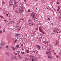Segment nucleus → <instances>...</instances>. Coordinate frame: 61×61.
<instances>
[{"label":"nucleus","mask_w":61,"mask_h":61,"mask_svg":"<svg viewBox=\"0 0 61 61\" xmlns=\"http://www.w3.org/2000/svg\"><path fill=\"white\" fill-rule=\"evenodd\" d=\"M43 43H44V44H46V41H44L43 42Z\"/></svg>","instance_id":"obj_27"},{"label":"nucleus","mask_w":61,"mask_h":61,"mask_svg":"<svg viewBox=\"0 0 61 61\" xmlns=\"http://www.w3.org/2000/svg\"><path fill=\"white\" fill-rule=\"evenodd\" d=\"M48 57L49 59H50V58H51H51H52V56H51L50 55V56L48 55Z\"/></svg>","instance_id":"obj_12"},{"label":"nucleus","mask_w":61,"mask_h":61,"mask_svg":"<svg viewBox=\"0 0 61 61\" xmlns=\"http://www.w3.org/2000/svg\"><path fill=\"white\" fill-rule=\"evenodd\" d=\"M24 10H25L24 7L23 6H22L19 9V10H17L16 11V13L18 14L19 13H22L23 12V11H24Z\"/></svg>","instance_id":"obj_1"},{"label":"nucleus","mask_w":61,"mask_h":61,"mask_svg":"<svg viewBox=\"0 0 61 61\" xmlns=\"http://www.w3.org/2000/svg\"><path fill=\"white\" fill-rule=\"evenodd\" d=\"M5 45V43L1 41V42L0 44L1 46H4Z\"/></svg>","instance_id":"obj_6"},{"label":"nucleus","mask_w":61,"mask_h":61,"mask_svg":"<svg viewBox=\"0 0 61 61\" xmlns=\"http://www.w3.org/2000/svg\"><path fill=\"white\" fill-rule=\"evenodd\" d=\"M26 51L27 53H29V51L28 50H26Z\"/></svg>","instance_id":"obj_15"},{"label":"nucleus","mask_w":61,"mask_h":61,"mask_svg":"<svg viewBox=\"0 0 61 61\" xmlns=\"http://www.w3.org/2000/svg\"><path fill=\"white\" fill-rule=\"evenodd\" d=\"M16 41H17V40H15L14 41V42L16 43Z\"/></svg>","instance_id":"obj_26"},{"label":"nucleus","mask_w":61,"mask_h":61,"mask_svg":"<svg viewBox=\"0 0 61 61\" xmlns=\"http://www.w3.org/2000/svg\"><path fill=\"white\" fill-rule=\"evenodd\" d=\"M24 19H22V20H24Z\"/></svg>","instance_id":"obj_58"},{"label":"nucleus","mask_w":61,"mask_h":61,"mask_svg":"<svg viewBox=\"0 0 61 61\" xmlns=\"http://www.w3.org/2000/svg\"><path fill=\"white\" fill-rule=\"evenodd\" d=\"M21 54H23V52L21 51Z\"/></svg>","instance_id":"obj_36"},{"label":"nucleus","mask_w":61,"mask_h":61,"mask_svg":"<svg viewBox=\"0 0 61 61\" xmlns=\"http://www.w3.org/2000/svg\"><path fill=\"white\" fill-rule=\"evenodd\" d=\"M37 48L38 49H40L41 48L40 46H39V45H37Z\"/></svg>","instance_id":"obj_11"},{"label":"nucleus","mask_w":61,"mask_h":61,"mask_svg":"<svg viewBox=\"0 0 61 61\" xmlns=\"http://www.w3.org/2000/svg\"><path fill=\"white\" fill-rule=\"evenodd\" d=\"M16 7H19V4H17L16 5Z\"/></svg>","instance_id":"obj_16"},{"label":"nucleus","mask_w":61,"mask_h":61,"mask_svg":"<svg viewBox=\"0 0 61 61\" xmlns=\"http://www.w3.org/2000/svg\"><path fill=\"white\" fill-rule=\"evenodd\" d=\"M42 2H43V3H44V2H44V0H42Z\"/></svg>","instance_id":"obj_39"},{"label":"nucleus","mask_w":61,"mask_h":61,"mask_svg":"<svg viewBox=\"0 0 61 61\" xmlns=\"http://www.w3.org/2000/svg\"><path fill=\"white\" fill-rule=\"evenodd\" d=\"M13 50H15V48H14Z\"/></svg>","instance_id":"obj_54"},{"label":"nucleus","mask_w":61,"mask_h":61,"mask_svg":"<svg viewBox=\"0 0 61 61\" xmlns=\"http://www.w3.org/2000/svg\"><path fill=\"white\" fill-rule=\"evenodd\" d=\"M11 18H9V19H10V20H11Z\"/></svg>","instance_id":"obj_61"},{"label":"nucleus","mask_w":61,"mask_h":61,"mask_svg":"<svg viewBox=\"0 0 61 61\" xmlns=\"http://www.w3.org/2000/svg\"><path fill=\"white\" fill-rule=\"evenodd\" d=\"M15 55H17V53H15Z\"/></svg>","instance_id":"obj_50"},{"label":"nucleus","mask_w":61,"mask_h":61,"mask_svg":"<svg viewBox=\"0 0 61 61\" xmlns=\"http://www.w3.org/2000/svg\"><path fill=\"white\" fill-rule=\"evenodd\" d=\"M4 22H6V20H4Z\"/></svg>","instance_id":"obj_33"},{"label":"nucleus","mask_w":61,"mask_h":61,"mask_svg":"<svg viewBox=\"0 0 61 61\" xmlns=\"http://www.w3.org/2000/svg\"><path fill=\"white\" fill-rule=\"evenodd\" d=\"M18 29L19 30H20V28H19Z\"/></svg>","instance_id":"obj_46"},{"label":"nucleus","mask_w":61,"mask_h":61,"mask_svg":"<svg viewBox=\"0 0 61 61\" xmlns=\"http://www.w3.org/2000/svg\"><path fill=\"white\" fill-rule=\"evenodd\" d=\"M59 13H61V10L59 11Z\"/></svg>","instance_id":"obj_29"},{"label":"nucleus","mask_w":61,"mask_h":61,"mask_svg":"<svg viewBox=\"0 0 61 61\" xmlns=\"http://www.w3.org/2000/svg\"><path fill=\"white\" fill-rule=\"evenodd\" d=\"M32 61H34V59H32Z\"/></svg>","instance_id":"obj_51"},{"label":"nucleus","mask_w":61,"mask_h":61,"mask_svg":"<svg viewBox=\"0 0 61 61\" xmlns=\"http://www.w3.org/2000/svg\"><path fill=\"white\" fill-rule=\"evenodd\" d=\"M22 19H20V20H22Z\"/></svg>","instance_id":"obj_63"},{"label":"nucleus","mask_w":61,"mask_h":61,"mask_svg":"<svg viewBox=\"0 0 61 61\" xmlns=\"http://www.w3.org/2000/svg\"><path fill=\"white\" fill-rule=\"evenodd\" d=\"M31 16L34 18L35 20L36 19V15H35V12H32L31 14Z\"/></svg>","instance_id":"obj_4"},{"label":"nucleus","mask_w":61,"mask_h":61,"mask_svg":"<svg viewBox=\"0 0 61 61\" xmlns=\"http://www.w3.org/2000/svg\"><path fill=\"white\" fill-rule=\"evenodd\" d=\"M21 27H22V26H20V28H21Z\"/></svg>","instance_id":"obj_56"},{"label":"nucleus","mask_w":61,"mask_h":61,"mask_svg":"<svg viewBox=\"0 0 61 61\" xmlns=\"http://www.w3.org/2000/svg\"><path fill=\"white\" fill-rule=\"evenodd\" d=\"M12 22H13V21H11V22H10V23L11 24H13V23H12Z\"/></svg>","instance_id":"obj_45"},{"label":"nucleus","mask_w":61,"mask_h":61,"mask_svg":"<svg viewBox=\"0 0 61 61\" xmlns=\"http://www.w3.org/2000/svg\"><path fill=\"white\" fill-rule=\"evenodd\" d=\"M16 4H17V2H15V5H16Z\"/></svg>","instance_id":"obj_32"},{"label":"nucleus","mask_w":61,"mask_h":61,"mask_svg":"<svg viewBox=\"0 0 61 61\" xmlns=\"http://www.w3.org/2000/svg\"><path fill=\"white\" fill-rule=\"evenodd\" d=\"M37 0H35V1H37Z\"/></svg>","instance_id":"obj_60"},{"label":"nucleus","mask_w":61,"mask_h":61,"mask_svg":"<svg viewBox=\"0 0 61 61\" xmlns=\"http://www.w3.org/2000/svg\"><path fill=\"white\" fill-rule=\"evenodd\" d=\"M8 46H6V48H8Z\"/></svg>","instance_id":"obj_37"},{"label":"nucleus","mask_w":61,"mask_h":61,"mask_svg":"<svg viewBox=\"0 0 61 61\" xmlns=\"http://www.w3.org/2000/svg\"><path fill=\"white\" fill-rule=\"evenodd\" d=\"M3 4H4V1H3L2 2Z\"/></svg>","instance_id":"obj_52"},{"label":"nucleus","mask_w":61,"mask_h":61,"mask_svg":"<svg viewBox=\"0 0 61 61\" xmlns=\"http://www.w3.org/2000/svg\"><path fill=\"white\" fill-rule=\"evenodd\" d=\"M56 57H57V58H58V56H56Z\"/></svg>","instance_id":"obj_59"},{"label":"nucleus","mask_w":61,"mask_h":61,"mask_svg":"<svg viewBox=\"0 0 61 61\" xmlns=\"http://www.w3.org/2000/svg\"><path fill=\"white\" fill-rule=\"evenodd\" d=\"M36 30H38V28H36Z\"/></svg>","instance_id":"obj_31"},{"label":"nucleus","mask_w":61,"mask_h":61,"mask_svg":"<svg viewBox=\"0 0 61 61\" xmlns=\"http://www.w3.org/2000/svg\"><path fill=\"white\" fill-rule=\"evenodd\" d=\"M22 50H24V49L23 48H22Z\"/></svg>","instance_id":"obj_53"},{"label":"nucleus","mask_w":61,"mask_h":61,"mask_svg":"<svg viewBox=\"0 0 61 61\" xmlns=\"http://www.w3.org/2000/svg\"><path fill=\"white\" fill-rule=\"evenodd\" d=\"M14 58H15V60H17L18 59L17 58H16V57H15Z\"/></svg>","instance_id":"obj_18"},{"label":"nucleus","mask_w":61,"mask_h":61,"mask_svg":"<svg viewBox=\"0 0 61 61\" xmlns=\"http://www.w3.org/2000/svg\"><path fill=\"white\" fill-rule=\"evenodd\" d=\"M15 58V57H14L12 58V59L13 60H15V58Z\"/></svg>","instance_id":"obj_20"},{"label":"nucleus","mask_w":61,"mask_h":61,"mask_svg":"<svg viewBox=\"0 0 61 61\" xmlns=\"http://www.w3.org/2000/svg\"><path fill=\"white\" fill-rule=\"evenodd\" d=\"M33 34H34V35H36V33H33Z\"/></svg>","instance_id":"obj_49"},{"label":"nucleus","mask_w":61,"mask_h":61,"mask_svg":"<svg viewBox=\"0 0 61 61\" xmlns=\"http://www.w3.org/2000/svg\"><path fill=\"white\" fill-rule=\"evenodd\" d=\"M28 23L29 24V25H30L31 26H33V25H34V23L30 20H28Z\"/></svg>","instance_id":"obj_2"},{"label":"nucleus","mask_w":61,"mask_h":61,"mask_svg":"<svg viewBox=\"0 0 61 61\" xmlns=\"http://www.w3.org/2000/svg\"><path fill=\"white\" fill-rule=\"evenodd\" d=\"M33 52L34 53H36V51H33Z\"/></svg>","instance_id":"obj_48"},{"label":"nucleus","mask_w":61,"mask_h":61,"mask_svg":"<svg viewBox=\"0 0 61 61\" xmlns=\"http://www.w3.org/2000/svg\"><path fill=\"white\" fill-rule=\"evenodd\" d=\"M58 28H57L56 29L54 30V32L55 33H57L58 32Z\"/></svg>","instance_id":"obj_5"},{"label":"nucleus","mask_w":61,"mask_h":61,"mask_svg":"<svg viewBox=\"0 0 61 61\" xmlns=\"http://www.w3.org/2000/svg\"><path fill=\"white\" fill-rule=\"evenodd\" d=\"M60 15H61V14H60Z\"/></svg>","instance_id":"obj_64"},{"label":"nucleus","mask_w":61,"mask_h":61,"mask_svg":"<svg viewBox=\"0 0 61 61\" xmlns=\"http://www.w3.org/2000/svg\"><path fill=\"white\" fill-rule=\"evenodd\" d=\"M18 57H19V58L20 59H21V58H22V57L20 56V55H18Z\"/></svg>","instance_id":"obj_13"},{"label":"nucleus","mask_w":61,"mask_h":61,"mask_svg":"<svg viewBox=\"0 0 61 61\" xmlns=\"http://www.w3.org/2000/svg\"><path fill=\"white\" fill-rule=\"evenodd\" d=\"M42 38V37H40V38H39V39L40 40V39H41V38Z\"/></svg>","instance_id":"obj_24"},{"label":"nucleus","mask_w":61,"mask_h":61,"mask_svg":"<svg viewBox=\"0 0 61 61\" xmlns=\"http://www.w3.org/2000/svg\"><path fill=\"white\" fill-rule=\"evenodd\" d=\"M58 44V42L57 41H56V45H57Z\"/></svg>","instance_id":"obj_17"},{"label":"nucleus","mask_w":61,"mask_h":61,"mask_svg":"<svg viewBox=\"0 0 61 61\" xmlns=\"http://www.w3.org/2000/svg\"><path fill=\"white\" fill-rule=\"evenodd\" d=\"M12 48L13 49H14V47H12Z\"/></svg>","instance_id":"obj_44"},{"label":"nucleus","mask_w":61,"mask_h":61,"mask_svg":"<svg viewBox=\"0 0 61 61\" xmlns=\"http://www.w3.org/2000/svg\"><path fill=\"white\" fill-rule=\"evenodd\" d=\"M6 15H7V16H8V14H6Z\"/></svg>","instance_id":"obj_55"},{"label":"nucleus","mask_w":61,"mask_h":61,"mask_svg":"<svg viewBox=\"0 0 61 61\" xmlns=\"http://www.w3.org/2000/svg\"><path fill=\"white\" fill-rule=\"evenodd\" d=\"M60 10V8H59V7H58V9H57V11H58V12H59V10Z\"/></svg>","instance_id":"obj_14"},{"label":"nucleus","mask_w":61,"mask_h":61,"mask_svg":"<svg viewBox=\"0 0 61 61\" xmlns=\"http://www.w3.org/2000/svg\"><path fill=\"white\" fill-rule=\"evenodd\" d=\"M30 10H28V12L29 13V12H30Z\"/></svg>","instance_id":"obj_38"},{"label":"nucleus","mask_w":61,"mask_h":61,"mask_svg":"<svg viewBox=\"0 0 61 61\" xmlns=\"http://www.w3.org/2000/svg\"><path fill=\"white\" fill-rule=\"evenodd\" d=\"M19 34H18L17 33L16 34L15 36L16 37H19Z\"/></svg>","instance_id":"obj_10"},{"label":"nucleus","mask_w":61,"mask_h":61,"mask_svg":"<svg viewBox=\"0 0 61 61\" xmlns=\"http://www.w3.org/2000/svg\"><path fill=\"white\" fill-rule=\"evenodd\" d=\"M59 55H61V53L59 52Z\"/></svg>","instance_id":"obj_43"},{"label":"nucleus","mask_w":61,"mask_h":61,"mask_svg":"<svg viewBox=\"0 0 61 61\" xmlns=\"http://www.w3.org/2000/svg\"><path fill=\"white\" fill-rule=\"evenodd\" d=\"M21 46H23V44H21Z\"/></svg>","instance_id":"obj_40"},{"label":"nucleus","mask_w":61,"mask_h":61,"mask_svg":"<svg viewBox=\"0 0 61 61\" xmlns=\"http://www.w3.org/2000/svg\"><path fill=\"white\" fill-rule=\"evenodd\" d=\"M49 51H48L46 52V53L47 54V55H50L51 54V52H49Z\"/></svg>","instance_id":"obj_9"},{"label":"nucleus","mask_w":61,"mask_h":61,"mask_svg":"<svg viewBox=\"0 0 61 61\" xmlns=\"http://www.w3.org/2000/svg\"><path fill=\"white\" fill-rule=\"evenodd\" d=\"M57 4H58V5H59V3L58 2H57Z\"/></svg>","instance_id":"obj_28"},{"label":"nucleus","mask_w":61,"mask_h":61,"mask_svg":"<svg viewBox=\"0 0 61 61\" xmlns=\"http://www.w3.org/2000/svg\"><path fill=\"white\" fill-rule=\"evenodd\" d=\"M19 46L18 45H17L15 47V49H17V48H19Z\"/></svg>","instance_id":"obj_8"},{"label":"nucleus","mask_w":61,"mask_h":61,"mask_svg":"<svg viewBox=\"0 0 61 61\" xmlns=\"http://www.w3.org/2000/svg\"><path fill=\"white\" fill-rule=\"evenodd\" d=\"M50 20V18H48V20Z\"/></svg>","instance_id":"obj_23"},{"label":"nucleus","mask_w":61,"mask_h":61,"mask_svg":"<svg viewBox=\"0 0 61 61\" xmlns=\"http://www.w3.org/2000/svg\"><path fill=\"white\" fill-rule=\"evenodd\" d=\"M51 25H54V24H53V23H51Z\"/></svg>","instance_id":"obj_47"},{"label":"nucleus","mask_w":61,"mask_h":61,"mask_svg":"<svg viewBox=\"0 0 61 61\" xmlns=\"http://www.w3.org/2000/svg\"><path fill=\"white\" fill-rule=\"evenodd\" d=\"M0 17H1V18H4V17H3V16H0Z\"/></svg>","instance_id":"obj_25"},{"label":"nucleus","mask_w":61,"mask_h":61,"mask_svg":"<svg viewBox=\"0 0 61 61\" xmlns=\"http://www.w3.org/2000/svg\"><path fill=\"white\" fill-rule=\"evenodd\" d=\"M19 27V26L17 25L16 26V28H18Z\"/></svg>","instance_id":"obj_22"},{"label":"nucleus","mask_w":61,"mask_h":61,"mask_svg":"<svg viewBox=\"0 0 61 61\" xmlns=\"http://www.w3.org/2000/svg\"><path fill=\"white\" fill-rule=\"evenodd\" d=\"M2 47H0V49H2Z\"/></svg>","instance_id":"obj_35"},{"label":"nucleus","mask_w":61,"mask_h":61,"mask_svg":"<svg viewBox=\"0 0 61 61\" xmlns=\"http://www.w3.org/2000/svg\"><path fill=\"white\" fill-rule=\"evenodd\" d=\"M2 31L1 30H0V33H2Z\"/></svg>","instance_id":"obj_34"},{"label":"nucleus","mask_w":61,"mask_h":61,"mask_svg":"<svg viewBox=\"0 0 61 61\" xmlns=\"http://www.w3.org/2000/svg\"><path fill=\"white\" fill-rule=\"evenodd\" d=\"M38 28L39 29V30L41 32H42L44 34V33H43V32L42 31V28H41V27H39Z\"/></svg>","instance_id":"obj_7"},{"label":"nucleus","mask_w":61,"mask_h":61,"mask_svg":"<svg viewBox=\"0 0 61 61\" xmlns=\"http://www.w3.org/2000/svg\"><path fill=\"white\" fill-rule=\"evenodd\" d=\"M38 52H36V54H38Z\"/></svg>","instance_id":"obj_41"},{"label":"nucleus","mask_w":61,"mask_h":61,"mask_svg":"<svg viewBox=\"0 0 61 61\" xmlns=\"http://www.w3.org/2000/svg\"><path fill=\"white\" fill-rule=\"evenodd\" d=\"M5 31V30H4V31H3V32H4Z\"/></svg>","instance_id":"obj_57"},{"label":"nucleus","mask_w":61,"mask_h":61,"mask_svg":"<svg viewBox=\"0 0 61 61\" xmlns=\"http://www.w3.org/2000/svg\"><path fill=\"white\" fill-rule=\"evenodd\" d=\"M17 53H20V51H17Z\"/></svg>","instance_id":"obj_21"},{"label":"nucleus","mask_w":61,"mask_h":61,"mask_svg":"<svg viewBox=\"0 0 61 61\" xmlns=\"http://www.w3.org/2000/svg\"><path fill=\"white\" fill-rule=\"evenodd\" d=\"M48 41H46L45 44H47H47H48Z\"/></svg>","instance_id":"obj_19"},{"label":"nucleus","mask_w":61,"mask_h":61,"mask_svg":"<svg viewBox=\"0 0 61 61\" xmlns=\"http://www.w3.org/2000/svg\"><path fill=\"white\" fill-rule=\"evenodd\" d=\"M25 53V52H23V54H24Z\"/></svg>","instance_id":"obj_62"},{"label":"nucleus","mask_w":61,"mask_h":61,"mask_svg":"<svg viewBox=\"0 0 61 61\" xmlns=\"http://www.w3.org/2000/svg\"><path fill=\"white\" fill-rule=\"evenodd\" d=\"M13 1L15 2V0H10L9 1V4L10 5L12 6V5H14V3Z\"/></svg>","instance_id":"obj_3"},{"label":"nucleus","mask_w":61,"mask_h":61,"mask_svg":"<svg viewBox=\"0 0 61 61\" xmlns=\"http://www.w3.org/2000/svg\"><path fill=\"white\" fill-rule=\"evenodd\" d=\"M36 58L35 57H33V59H35V58Z\"/></svg>","instance_id":"obj_30"},{"label":"nucleus","mask_w":61,"mask_h":61,"mask_svg":"<svg viewBox=\"0 0 61 61\" xmlns=\"http://www.w3.org/2000/svg\"><path fill=\"white\" fill-rule=\"evenodd\" d=\"M61 32V31H59V32L58 33H60Z\"/></svg>","instance_id":"obj_42"}]
</instances>
